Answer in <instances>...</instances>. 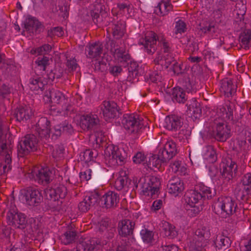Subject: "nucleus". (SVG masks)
<instances>
[{
    "label": "nucleus",
    "mask_w": 251,
    "mask_h": 251,
    "mask_svg": "<svg viewBox=\"0 0 251 251\" xmlns=\"http://www.w3.org/2000/svg\"><path fill=\"white\" fill-rule=\"evenodd\" d=\"M122 124L128 134L138 135L144 127L139 117L134 114H125L122 120Z\"/></svg>",
    "instance_id": "9d476101"
},
{
    "label": "nucleus",
    "mask_w": 251,
    "mask_h": 251,
    "mask_svg": "<svg viewBox=\"0 0 251 251\" xmlns=\"http://www.w3.org/2000/svg\"><path fill=\"white\" fill-rule=\"evenodd\" d=\"M187 27L185 23L182 20L179 19L175 23L174 32L175 34H181L186 31Z\"/></svg>",
    "instance_id": "864d4df0"
},
{
    "label": "nucleus",
    "mask_w": 251,
    "mask_h": 251,
    "mask_svg": "<svg viewBox=\"0 0 251 251\" xmlns=\"http://www.w3.org/2000/svg\"><path fill=\"white\" fill-rule=\"evenodd\" d=\"M103 45L100 42L90 43L85 48V53L89 58H96L101 57L103 52Z\"/></svg>",
    "instance_id": "b1692460"
},
{
    "label": "nucleus",
    "mask_w": 251,
    "mask_h": 251,
    "mask_svg": "<svg viewBox=\"0 0 251 251\" xmlns=\"http://www.w3.org/2000/svg\"><path fill=\"white\" fill-rule=\"evenodd\" d=\"M98 155V151L96 150L88 149L83 152V156L81 157V159L86 163H88L91 161H94Z\"/></svg>",
    "instance_id": "8fccbe9b"
},
{
    "label": "nucleus",
    "mask_w": 251,
    "mask_h": 251,
    "mask_svg": "<svg viewBox=\"0 0 251 251\" xmlns=\"http://www.w3.org/2000/svg\"><path fill=\"white\" fill-rule=\"evenodd\" d=\"M188 109L190 111V113L195 118H199L201 114V109L200 106V104L195 101L192 104L188 106Z\"/></svg>",
    "instance_id": "3c124183"
},
{
    "label": "nucleus",
    "mask_w": 251,
    "mask_h": 251,
    "mask_svg": "<svg viewBox=\"0 0 251 251\" xmlns=\"http://www.w3.org/2000/svg\"><path fill=\"white\" fill-rule=\"evenodd\" d=\"M130 181L126 176V172L124 171L120 172L119 177L117 178L115 182V188L120 191L127 187L128 183Z\"/></svg>",
    "instance_id": "58836bf2"
},
{
    "label": "nucleus",
    "mask_w": 251,
    "mask_h": 251,
    "mask_svg": "<svg viewBox=\"0 0 251 251\" xmlns=\"http://www.w3.org/2000/svg\"><path fill=\"white\" fill-rule=\"evenodd\" d=\"M164 58L163 68H164L165 69H167L173 62H174V63L176 62L174 59L173 54H171V53H168L164 57Z\"/></svg>",
    "instance_id": "69168bd1"
},
{
    "label": "nucleus",
    "mask_w": 251,
    "mask_h": 251,
    "mask_svg": "<svg viewBox=\"0 0 251 251\" xmlns=\"http://www.w3.org/2000/svg\"><path fill=\"white\" fill-rule=\"evenodd\" d=\"M77 234L75 231L68 230L62 236V240L65 245H68L74 242Z\"/></svg>",
    "instance_id": "de8ad7c7"
},
{
    "label": "nucleus",
    "mask_w": 251,
    "mask_h": 251,
    "mask_svg": "<svg viewBox=\"0 0 251 251\" xmlns=\"http://www.w3.org/2000/svg\"><path fill=\"white\" fill-rule=\"evenodd\" d=\"M221 91L227 97H232L236 93L237 86L234 84L232 80L229 78H225L222 81Z\"/></svg>",
    "instance_id": "c756f323"
},
{
    "label": "nucleus",
    "mask_w": 251,
    "mask_h": 251,
    "mask_svg": "<svg viewBox=\"0 0 251 251\" xmlns=\"http://www.w3.org/2000/svg\"><path fill=\"white\" fill-rule=\"evenodd\" d=\"M31 174L34 180L43 185L50 183L53 178L52 172L48 167L34 169Z\"/></svg>",
    "instance_id": "ddd939ff"
},
{
    "label": "nucleus",
    "mask_w": 251,
    "mask_h": 251,
    "mask_svg": "<svg viewBox=\"0 0 251 251\" xmlns=\"http://www.w3.org/2000/svg\"><path fill=\"white\" fill-rule=\"evenodd\" d=\"M251 145V130H246L245 132V136L238 141L237 146L240 151L242 152V155L249 150Z\"/></svg>",
    "instance_id": "72a5a7b5"
},
{
    "label": "nucleus",
    "mask_w": 251,
    "mask_h": 251,
    "mask_svg": "<svg viewBox=\"0 0 251 251\" xmlns=\"http://www.w3.org/2000/svg\"><path fill=\"white\" fill-rule=\"evenodd\" d=\"M115 55L119 62H126L128 64L130 61H131L130 55L122 48H117V49H115Z\"/></svg>",
    "instance_id": "79ce46f5"
},
{
    "label": "nucleus",
    "mask_w": 251,
    "mask_h": 251,
    "mask_svg": "<svg viewBox=\"0 0 251 251\" xmlns=\"http://www.w3.org/2000/svg\"><path fill=\"white\" fill-rule=\"evenodd\" d=\"M32 112L30 107L20 106L15 111L14 116L19 122L25 121L28 120L32 116Z\"/></svg>",
    "instance_id": "2f4dec72"
},
{
    "label": "nucleus",
    "mask_w": 251,
    "mask_h": 251,
    "mask_svg": "<svg viewBox=\"0 0 251 251\" xmlns=\"http://www.w3.org/2000/svg\"><path fill=\"white\" fill-rule=\"evenodd\" d=\"M183 181L177 176L172 177L167 184V189L169 193L177 196L184 190Z\"/></svg>",
    "instance_id": "412c9836"
},
{
    "label": "nucleus",
    "mask_w": 251,
    "mask_h": 251,
    "mask_svg": "<svg viewBox=\"0 0 251 251\" xmlns=\"http://www.w3.org/2000/svg\"><path fill=\"white\" fill-rule=\"evenodd\" d=\"M216 195V191L202 183L195 185L194 190H191L186 195V202L192 209L191 211H200L201 208L196 204L201 203L204 200L211 199Z\"/></svg>",
    "instance_id": "20e7f679"
},
{
    "label": "nucleus",
    "mask_w": 251,
    "mask_h": 251,
    "mask_svg": "<svg viewBox=\"0 0 251 251\" xmlns=\"http://www.w3.org/2000/svg\"><path fill=\"white\" fill-rule=\"evenodd\" d=\"M166 162L163 158L159 156V153L157 154H153L149 158L148 165L150 167H154L159 169L162 163Z\"/></svg>",
    "instance_id": "49530a36"
},
{
    "label": "nucleus",
    "mask_w": 251,
    "mask_h": 251,
    "mask_svg": "<svg viewBox=\"0 0 251 251\" xmlns=\"http://www.w3.org/2000/svg\"><path fill=\"white\" fill-rule=\"evenodd\" d=\"M51 50V47L49 44H44L43 46L33 49L31 50L30 53L33 55H40L48 54Z\"/></svg>",
    "instance_id": "09e8293b"
},
{
    "label": "nucleus",
    "mask_w": 251,
    "mask_h": 251,
    "mask_svg": "<svg viewBox=\"0 0 251 251\" xmlns=\"http://www.w3.org/2000/svg\"><path fill=\"white\" fill-rule=\"evenodd\" d=\"M100 112L102 113L105 121L115 118L119 112L118 105L114 101H103L100 106Z\"/></svg>",
    "instance_id": "4468645a"
},
{
    "label": "nucleus",
    "mask_w": 251,
    "mask_h": 251,
    "mask_svg": "<svg viewBox=\"0 0 251 251\" xmlns=\"http://www.w3.org/2000/svg\"><path fill=\"white\" fill-rule=\"evenodd\" d=\"M66 65L70 72L75 71L78 66L76 60L75 58H67Z\"/></svg>",
    "instance_id": "bf43d9fd"
},
{
    "label": "nucleus",
    "mask_w": 251,
    "mask_h": 251,
    "mask_svg": "<svg viewBox=\"0 0 251 251\" xmlns=\"http://www.w3.org/2000/svg\"><path fill=\"white\" fill-rule=\"evenodd\" d=\"M153 62L156 66V69L159 71L163 69L164 59L162 56L158 54L153 60Z\"/></svg>",
    "instance_id": "0e129e2a"
},
{
    "label": "nucleus",
    "mask_w": 251,
    "mask_h": 251,
    "mask_svg": "<svg viewBox=\"0 0 251 251\" xmlns=\"http://www.w3.org/2000/svg\"><path fill=\"white\" fill-rule=\"evenodd\" d=\"M185 91L184 89L181 87L174 88L172 92V100L173 102L184 103L188 99Z\"/></svg>",
    "instance_id": "f704fd0d"
},
{
    "label": "nucleus",
    "mask_w": 251,
    "mask_h": 251,
    "mask_svg": "<svg viewBox=\"0 0 251 251\" xmlns=\"http://www.w3.org/2000/svg\"><path fill=\"white\" fill-rule=\"evenodd\" d=\"M164 147L166 150L169 151L170 153H174L176 155L177 152L176 144L173 140L167 141L164 145Z\"/></svg>",
    "instance_id": "4d7b16f0"
},
{
    "label": "nucleus",
    "mask_w": 251,
    "mask_h": 251,
    "mask_svg": "<svg viewBox=\"0 0 251 251\" xmlns=\"http://www.w3.org/2000/svg\"><path fill=\"white\" fill-rule=\"evenodd\" d=\"M231 241L229 237L224 235L217 236L213 246L216 250H226L230 247Z\"/></svg>",
    "instance_id": "c9c22d12"
},
{
    "label": "nucleus",
    "mask_w": 251,
    "mask_h": 251,
    "mask_svg": "<svg viewBox=\"0 0 251 251\" xmlns=\"http://www.w3.org/2000/svg\"><path fill=\"white\" fill-rule=\"evenodd\" d=\"M111 29L113 37L116 39H120L125 33L126 23L121 20L113 23L111 25Z\"/></svg>",
    "instance_id": "7c9ffc66"
},
{
    "label": "nucleus",
    "mask_w": 251,
    "mask_h": 251,
    "mask_svg": "<svg viewBox=\"0 0 251 251\" xmlns=\"http://www.w3.org/2000/svg\"><path fill=\"white\" fill-rule=\"evenodd\" d=\"M103 207L106 209L115 208L119 202V195L114 191H109L100 199Z\"/></svg>",
    "instance_id": "a211bd4d"
},
{
    "label": "nucleus",
    "mask_w": 251,
    "mask_h": 251,
    "mask_svg": "<svg viewBox=\"0 0 251 251\" xmlns=\"http://www.w3.org/2000/svg\"><path fill=\"white\" fill-rule=\"evenodd\" d=\"M233 109L232 106L230 104L218 108L216 115L210 122L212 128L210 134L218 141L225 142L230 137V129L226 122L228 120L234 124Z\"/></svg>",
    "instance_id": "f257e3e1"
},
{
    "label": "nucleus",
    "mask_w": 251,
    "mask_h": 251,
    "mask_svg": "<svg viewBox=\"0 0 251 251\" xmlns=\"http://www.w3.org/2000/svg\"><path fill=\"white\" fill-rule=\"evenodd\" d=\"M165 127L171 131L179 130L183 125V120L181 117L176 115L167 116L165 119Z\"/></svg>",
    "instance_id": "bb28decb"
},
{
    "label": "nucleus",
    "mask_w": 251,
    "mask_h": 251,
    "mask_svg": "<svg viewBox=\"0 0 251 251\" xmlns=\"http://www.w3.org/2000/svg\"><path fill=\"white\" fill-rule=\"evenodd\" d=\"M207 241L193 236L190 242L191 251H205Z\"/></svg>",
    "instance_id": "e433bc0d"
},
{
    "label": "nucleus",
    "mask_w": 251,
    "mask_h": 251,
    "mask_svg": "<svg viewBox=\"0 0 251 251\" xmlns=\"http://www.w3.org/2000/svg\"><path fill=\"white\" fill-rule=\"evenodd\" d=\"M146 78L147 80L150 82L157 83L158 82H161L162 80V74L161 71H154L149 75H147Z\"/></svg>",
    "instance_id": "603ef678"
},
{
    "label": "nucleus",
    "mask_w": 251,
    "mask_h": 251,
    "mask_svg": "<svg viewBox=\"0 0 251 251\" xmlns=\"http://www.w3.org/2000/svg\"><path fill=\"white\" fill-rule=\"evenodd\" d=\"M146 157L145 154L141 152H138L133 157V161L136 164H140L143 162Z\"/></svg>",
    "instance_id": "338daca9"
},
{
    "label": "nucleus",
    "mask_w": 251,
    "mask_h": 251,
    "mask_svg": "<svg viewBox=\"0 0 251 251\" xmlns=\"http://www.w3.org/2000/svg\"><path fill=\"white\" fill-rule=\"evenodd\" d=\"M128 75L127 77L129 81L139 79V77L144 75L145 71L143 68L140 66L135 61H130L127 65Z\"/></svg>",
    "instance_id": "6ab92c4d"
},
{
    "label": "nucleus",
    "mask_w": 251,
    "mask_h": 251,
    "mask_svg": "<svg viewBox=\"0 0 251 251\" xmlns=\"http://www.w3.org/2000/svg\"><path fill=\"white\" fill-rule=\"evenodd\" d=\"M169 152V151H168V150H166L165 147H163V148L160 149L158 151L159 156L163 158L164 160L167 162L176 155L174 153H171V152L170 153Z\"/></svg>",
    "instance_id": "5fc2aeb1"
},
{
    "label": "nucleus",
    "mask_w": 251,
    "mask_h": 251,
    "mask_svg": "<svg viewBox=\"0 0 251 251\" xmlns=\"http://www.w3.org/2000/svg\"><path fill=\"white\" fill-rule=\"evenodd\" d=\"M100 199V195L98 193L91 194L90 196L85 197L83 200L80 202L78 208L80 212H86L90 209V207L96 203Z\"/></svg>",
    "instance_id": "5701e85b"
},
{
    "label": "nucleus",
    "mask_w": 251,
    "mask_h": 251,
    "mask_svg": "<svg viewBox=\"0 0 251 251\" xmlns=\"http://www.w3.org/2000/svg\"><path fill=\"white\" fill-rule=\"evenodd\" d=\"M173 6L169 0H161L154 8V13L160 16H164L168 14L173 9Z\"/></svg>",
    "instance_id": "473e14b6"
},
{
    "label": "nucleus",
    "mask_w": 251,
    "mask_h": 251,
    "mask_svg": "<svg viewBox=\"0 0 251 251\" xmlns=\"http://www.w3.org/2000/svg\"><path fill=\"white\" fill-rule=\"evenodd\" d=\"M107 241L97 238H92L80 242L78 248L83 251H98L106 245Z\"/></svg>",
    "instance_id": "2eb2a0df"
},
{
    "label": "nucleus",
    "mask_w": 251,
    "mask_h": 251,
    "mask_svg": "<svg viewBox=\"0 0 251 251\" xmlns=\"http://www.w3.org/2000/svg\"><path fill=\"white\" fill-rule=\"evenodd\" d=\"M238 201L239 206L232 198L226 196L220 197L213 202L212 207L213 211L217 215L226 218L234 215L233 218H236L235 222L236 223L244 219L245 204L247 203H244L241 204V206H243L242 207H240V201Z\"/></svg>",
    "instance_id": "7ed1b4c3"
},
{
    "label": "nucleus",
    "mask_w": 251,
    "mask_h": 251,
    "mask_svg": "<svg viewBox=\"0 0 251 251\" xmlns=\"http://www.w3.org/2000/svg\"><path fill=\"white\" fill-rule=\"evenodd\" d=\"M237 164L234 161L230 160V162L227 163L223 172H220L222 177L225 178L226 181H229L236 176L237 173Z\"/></svg>",
    "instance_id": "c85d7f7f"
},
{
    "label": "nucleus",
    "mask_w": 251,
    "mask_h": 251,
    "mask_svg": "<svg viewBox=\"0 0 251 251\" xmlns=\"http://www.w3.org/2000/svg\"><path fill=\"white\" fill-rule=\"evenodd\" d=\"M100 11L98 8H95L94 9H91L90 12V14L94 23L96 25L100 24Z\"/></svg>",
    "instance_id": "6e6d98bb"
},
{
    "label": "nucleus",
    "mask_w": 251,
    "mask_h": 251,
    "mask_svg": "<svg viewBox=\"0 0 251 251\" xmlns=\"http://www.w3.org/2000/svg\"><path fill=\"white\" fill-rule=\"evenodd\" d=\"M110 74L114 76H118L123 72V69L120 66H111L108 69Z\"/></svg>",
    "instance_id": "680f3d73"
},
{
    "label": "nucleus",
    "mask_w": 251,
    "mask_h": 251,
    "mask_svg": "<svg viewBox=\"0 0 251 251\" xmlns=\"http://www.w3.org/2000/svg\"><path fill=\"white\" fill-rule=\"evenodd\" d=\"M62 131V133L71 134L73 132V128L71 124L66 121L60 125Z\"/></svg>",
    "instance_id": "e2e57ef3"
},
{
    "label": "nucleus",
    "mask_w": 251,
    "mask_h": 251,
    "mask_svg": "<svg viewBox=\"0 0 251 251\" xmlns=\"http://www.w3.org/2000/svg\"><path fill=\"white\" fill-rule=\"evenodd\" d=\"M42 75V74L38 75L35 73L29 78L28 86L31 91L37 92L43 90L48 81Z\"/></svg>",
    "instance_id": "aec40b11"
},
{
    "label": "nucleus",
    "mask_w": 251,
    "mask_h": 251,
    "mask_svg": "<svg viewBox=\"0 0 251 251\" xmlns=\"http://www.w3.org/2000/svg\"><path fill=\"white\" fill-rule=\"evenodd\" d=\"M182 86L186 92L191 94L196 93L199 88L198 80L196 77L193 75L184 76Z\"/></svg>",
    "instance_id": "4be33fe9"
},
{
    "label": "nucleus",
    "mask_w": 251,
    "mask_h": 251,
    "mask_svg": "<svg viewBox=\"0 0 251 251\" xmlns=\"http://www.w3.org/2000/svg\"><path fill=\"white\" fill-rule=\"evenodd\" d=\"M136 187H139L145 195L155 198L158 194L161 184L159 177L155 176H148L141 177Z\"/></svg>",
    "instance_id": "423d86ee"
},
{
    "label": "nucleus",
    "mask_w": 251,
    "mask_h": 251,
    "mask_svg": "<svg viewBox=\"0 0 251 251\" xmlns=\"http://www.w3.org/2000/svg\"><path fill=\"white\" fill-rule=\"evenodd\" d=\"M23 197L27 204L33 206L38 205L43 198L41 191L32 187H28L25 190Z\"/></svg>",
    "instance_id": "dca6fc26"
},
{
    "label": "nucleus",
    "mask_w": 251,
    "mask_h": 251,
    "mask_svg": "<svg viewBox=\"0 0 251 251\" xmlns=\"http://www.w3.org/2000/svg\"><path fill=\"white\" fill-rule=\"evenodd\" d=\"M96 148H104L106 163L110 167L122 165L127 157V153L124 148H120L106 143V138L101 132H96L94 134Z\"/></svg>",
    "instance_id": "f03ea898"
},
{
    "label": "nucleus",
    "mask_w": 251,
    "mask_h": 251,
    "mask_svg": "<svg viewBox=\"0 0 251 251\" xmlns=\"http://www.w3.org/2000/svg\"><path fill=\"white\" fill-rule=\"evenodd\" d=\"M43 99L46 103H52L61 105L63 111H69L71 110V105L68 103V99L58 89H49L45 92Z\"/></svg>",
    "instance_id": "1a4fd4ad"
},
{
    "label": "nucleus",
    "mask_w": 251,
    "mask_h": 251,
    "mask_svg": "<svg viewBox=\"0 0 251 251\" xmlns=\"http://www.w3.org/2000/svg\"><path fill=\"white\" fill-rule=\"evenodd\" d=\"M135 223L130 220L125 219L120 221L118 224V232L120 236L127 237L133 234Z\"/></svg>",
    "instance_id": "a878e982"
},
{
    "label": "nucleus",
    "mask_w": 251,
    "mask_h": 251,
    "mask_svg": "<svg viewBox=\"0 0 251 251\" xmlns=\"http://www.w3.org/2000/svg\"><path fill=\"white\" fill-rule=\"evenodd\" d=\"M203 156L204 159L209 163H214L217 160L216 150L212 146L205 147Z\"/></svg>",
    "instance_id": "ea45409f"
},
{
    "label": "nucleus",
    "mask_w": 251,
    "mask_h": 251,
    "mask_svg": "<svg viewBox=\"0 0 251 251\" xmlns=\"http://www.w3.org/2000/svg\"><path fill=\"white\" fill-rule=\"evenodd\" d=\"M239 39L242 47L245 49L249 48V43L251 41V30L246 29L240 35Z\"/></svg>",
    "instance_id": "37998d69"
},
{
    "label": "nucleus",
    "mask_w": 251,
    "mask_h": 251,
    "mask_svg": "<svg viewBox=\"0 0 251 251\" xmlns=\"http://www.w3.org/2000/svg\"><path fill=\"white\" fill-rule=\"evenodd\" d=\"M79 177L82 181L90 180L92 177V170L88 168L84 171H82L79 173Z\"/></svg>",
    "instance_id": "052dcab7"
},
{
    "label": "nucleus",
    "mask_w": 251,
    "mask_h": 251,
    "mask_svg": "<svg viewBox=\"0 0 251 251\" xmlns=\"http://www.w3.org/2000/svg\"><path fill=\"white\" fill-rule=\"evenodd\" d=\"M99 122L98 116L93 114L83 115L81 117L80 126L84 130L95 129Z\"/></svg>",
    "instance_id": "393cba45"
},
{
    "label": "nucleus",
    "mask_w": 251,
    "mask_h": 251,
    "mask_svg": "<svg viewBox=\"0 0 251 251\" xmlns=\"http://www.w3.org/2000/svg\"><path fill=\"white\" fill-rule=\"evenodd\" d=\"M37 20L35 18L28 19V21L25 25V27L26 30L28 31L30 33H34V28L37 22Z\"/></svg>",
    "instance_id": "13d9d810"
},
{
    "label": "nucleus",
    "mask_w": 251,
    "mask_h": 251,
    "mask_svg": "<svg viewBox=\"0 0 251 251\" xmlns=\"http://www.w3.org/2000/svg\"><path fill=\"white\" fill-rule=\"evenodd\" d=\"M210 228L209 226H202L198 228L195 232L193 236L207 241L210 237Z\"/></svg>",
    "instance_id": "4c0bfd02"
},
{
    "label": "nucleus",
    "mask_w": 251,
    "mask_h": 251,
    "mask_svg": "<svg viewBox=\"0 0 251 251\" xmlns=\"http://www.w3.org/2000/svg\"><path fill=\"white\" fill-rule=\"evenodd\" d=\"M50 122L47 118L41 117L36 123L34 130L39 138L46 143L50 137Z\"/></svg>",
    "instance_id": "f8f14e48"
},
{
    "label": "nucleus",
    "mask_w": 251,
    "mask_h": 251,
    "mask_svg": "<svg viewBox=\"0 0 251 251\" xmlns=\"http://www.w3.org/2000/svg\"><path fill=\"white\" fill-rule=\"evenodd\" d=\"M16 211L14 209H10L7 213V219L9 225L16 228L24 229L27 223L26 216L24 213Z\"/></svg>",
    "instance_id": "9b49d317"
},
{
    "label": "nucleus",
    "mask_w": 251,
    "mask_h": 251,
    "mask_svg": "<svg viewBox=\"0 0 251 251\" xmlns=\"http://www.w3.org/2000/svg\"><path fill=\"white\" fill-rule=\"evenodd\" d=\"M157 41L162 51L167 53L171 52V43L163 36H157V34L152 31L147 32L144 37L139 39L138 43L144 46L145 51L148 54H153L157 48Z\"/></svg>",
    "instance_id": "39448f33"
},
{
    "label": "nucleus",
    "mask_w": 251,
    "mask_h": 251,
    "mask_svg": "<svg viewBox=\"0 0 251 251\" xmlns=\"http://www.w3.org/2000/svg\"><path fill=\"white\" fill-rule=\"evenodd\" d=\"M35 63L37 65V68L42 71V75L46 73V70L50 64L49 58L47 56H39L37 58Z\"/></svg>",
    "instance_id": "c03bdc74"
},
{
    "label": "nucleus",
    "mask_w": 251,
    "mask_h": 251,
    "mask_svg": "<svg viewBox=\"0 0 251 251\" xmlns=\"http://www.w3.org/2000/svg\"><path fill=\"white\" fill-rule=\"evenodd\" d=\"M235 196L237 201H240V206L244 203H250L251 199V173L245 174L241 182L235 188Z\"/></svg>",
    "instance_id": "0eeeda50"
},
{
    "label": "nucleus",
    "mask_w": 251,
    "mask_h": 251,
    "mask_svg": "<svg viewBox=\"0 0 251 251\" xmlns=\"http://www.w3.org/2000/svg\"><path fill=\"white\" fill-rule=\"evenodd\" d=\"M38 139L36 135L28 134L21 138L17 146L18 156L24 157L37 150Z\"/></svg>",
    "instance_id": "6e6552de"
},
{
    "label": "nucleus",
    "mask_w": 251,
    "mask_h": 251,
    "mask_svg": "<svg viewBox=\"0 0 251 251\" xmlns=\"http://www.w3.org/2000/svg\"><path fill=\"white\" fill-rule=\"evenodd\" d=\"M199 34L201 35L208 34L212 37L217 36L218 29L214 22H204L200 23L198 27Z\"/></svg>",
    "instance_id": "cd10ccee"
},
{
    "label": "nucleus",
    "mask_w": 251,
    "mask_h": 251,
    "mask_svg": "<svg viewBox=\"0 0 251 251\" xmlns=\"http://www.w3.org/2000/svg\"><path fill=\"white\" fill-rule=\"evenodd\" d=\"M45 192L48 199L59 201V199H63L66 197L67 189L64 185L60 184L54 188L47 189Z\"/></svg>",
    "instance_id": "f3484780"
},
{
    "label": "nucleus",
    "mask_w": 251,
    "mask_h": 251,
    "mask_svg": "<svg viewBox=\"0 0 251 251\" xmlns=\"http://www.w3.org/2000/svg\"><path fill=\"white\" fill-rule=\"evenodd\" d=\"M161 248L163 251H181L178 247L174 244L164 245L162 244Z\"/></svg>",
    "instance_id": "774afa93"
},
{
    "label": "nucleus",
    "mask_w": 251,
    "mask_h": 251,
    "mask_svg": "<svg viewBox=\"0 0 251 251\" xmlns=\"http://www.w3.org/2000/svg\"><path fill=\"white\" fill-rule=\"evenodd\" d=\"M140 235L144 243L148 244L149 246H151L154 244L155 242L154 234L152 231L145 228L141 230Z\"/></svg>",
    "instance_id": "a19ab883"
},
{
    "label": "nucleus",
    "mask_w": 251,
    "mask_h": 251,
    "mask_svg": "<svg viewBox=\"0 0 251 251\" xmlns=\"http://www.w3.org/2000/svg\"><path fill=\"white\" fill-rule=\"evenodd\" d=\"M163 230L164 236L170 238H174L177 235V231L176 227L168 223H166L164 225Z\"/></svg>",
    "instance_id": "a18cd8bd"
}]
</instances>
